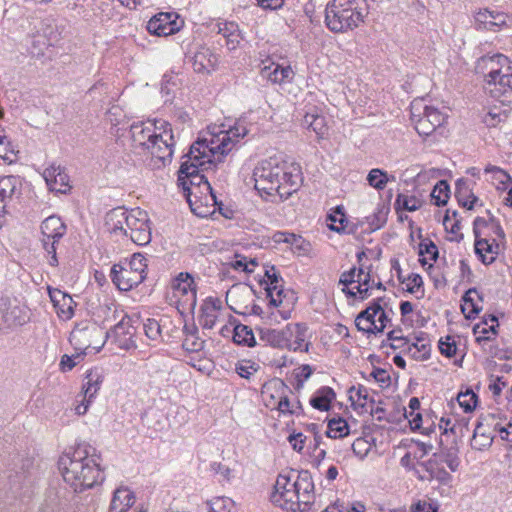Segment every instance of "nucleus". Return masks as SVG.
<instances>
[{
    "mask_svg": "<svg viewBox=\"0 0 512 512\" xmlns=\"http://www.w3.org/2000/svg\"><path fill=\"white\" fill-rule=\"evenodd\" d=\"M327 220L331 222L328 226L333 231L345 233L353 232V230L348 229V220L343 208L340 206L336 207V209L327 216Z\"/></svg>",
    "mask_w": 512,
    "mask_h": 512,
    "instance_id": "43",
    "label": "nucleus"
},
{
    "mask_svg": "<svg viewBox=\"0 0 512 512\" xmlns=\"http://www.w3.org/2000/svg\"><path fill=\"white\" fill-rule=\"evenodd\" d=\"M233 341L238 345L254 347L256 340L250 327L244 324H238L233 330Z\"/></svg>",
    "mask_w": 512,
    "mask_h": 512,
    "instance_id": "42",
    "label": "nucleus"
},
{
    "mask_svg": "<svg viewBox=\"0 0 512 512\" xmlns=\"http://www.w3.org/2000/svg\"><path fill=\"white\" fill-rule=\"evenodd\" d=\"M475 297L482 301V296L478 293L477 289L470 288L462 298L461 310L467 319L474 318L482 310V306L477 303Z\"/></svg>",
    "mask_w": 512,
    "mask_h": 512,
    "instance_id": "36",
    "label": "nucleus"
},
{
    "mask_svg": "<svg viewBox=\"0 0 512 512\" xmlns=\"http://www.w3.org/2000/svg\"><path fill=\"white\" fill-rule=\"evenodd\" d=\"M450 187L445 180H440L431 192L432 200L436 206H444L449 200Z\"/></svg>",
    "mask_w": 512,
    "mask_h": 512,
    "instance_id": "48",
    "label": "nucleus"
},
{
    "mask_svg": "<svg viewBox=\"0 0 512 512\" xmlns=\"http://www.w3.org/2000/svg\"><path fill=\"white\" fill-rule=\"evenodd\" d=\"M108 339V331L94 322H81L70 333L69 341L75 351L93 349L99 352Z\"/></svg>",
    "mask_w": 512,
    "mask_h": 512,
    "instance_id": "8",
    "label": "nucleus"
},
{
    "mask_svg": "<svg viewBox=\"0 0 512 512\" xmlns=\"http://www.w3.org/2000/svg\"><path fill=\"white\" fill-rule=\"evenodd\" d=\"M459 405L465 412L472 411L477 404V395L472 391L460 393L457 397Z\"/></svg>",
    "mask_w": 512,
    "mask_h": 512,
    "instance_id": "59",
    "label": "nucleus"
},
{
    "mask_svg": "<svg viewBox=\"0 0 512 512\" xmlns=\"http://www.w3.org/2000/svg\"><path fill=\"white\" fill-rule=\"evenodd\" d=\"M336 394L331 387L323 386L319 388L310 399V405L320 411H328Z\"/></svg>",
    "mask_w": 512,
    "mask_h": 512,
    "instance_id": "35",
    "label": "nucleus"
},
{
    "mask_svg": "<svg viewBox=\"0 0 512 512\" xmlns=\"http://www.w3.org/2000/svg\"><path fill=\"white\" fill-rule=\"evenodd\" d=\"M210 471L220 476L219 481L230 482L234 477L233 471L220 462H212L210 464Z\"/></svg>",
    "mask_w": 512,
    "mask_h": 512,
    "instance_id": "58",
    "label": "nucleus"
},
{
    "mask_svg": "<svg viewBox=\"0 0 512 512\" xmlns=\"http://www.w3.org/2000/svg\"><path fill=\"white\" fill-rule=\"evenodd\" d=\"M147 260L141 253H134L129 260L114 264L110 277L122 291H130L141 284L147 276Z\"/></svg>",
    "mask_w": 512,
    "mask_h": 512,
    "instance_id": "7",
    "label": "nucleus"
},
{
    "mask_svg": "<svg viewBox=\"0 0 512 512\" xmlns=\"http://www.w3.org/2000/svg\"><path fill=\"white\" fill-rule=\"evenodd\" d=\"M183 26V20L176 12H160L147 23V31L156 36H169L177 33Z\"/></svg>",
    "mask_w": 512,
    "mask_h": 512,
    "instance_id": "14",
    "label": "nucleus"
},
{
    "mask_svg": "<svg viewBox=\"0 0 512 512\" xmlns=\"http://www.w3.org/2000/svg\"><path fill=\"white\" fill-rule=\"evenodd\" d=\"M145 335L154 341L162 339V328L163 325L160 324L156 319L148 318L143 324Z\"/></svg>",
    "mask_w": 512,
    "mask_h": 512,
    "instance_id": "53",
    "label": "nucleus"
},
{
    "mask_svg": "<svg viewBox=\"0 0 512 512\" xmlns=\"http://www.w3.org/2000/svg\"><path fill=\"white\" fill-rule=\"evenodd\" d=\"M182 347L188 352H199L204 347V341L197 335L188 334L183 340Z\"/></svg>",
    "mask_w": 512,
    "mask_h": 512,
    "instance_id": "62",
    "label": "nucleus"
},
{
    "mask_svg": "<svg viewBox=\"0 0 512 512\" xmlns=\"http://www.w3.org/2000/svg\"><path fill=\"white\" fill-rule=\"evenodd\" d=\"M159 131L156 134V139L148 143L146 150L150 152L153 157L165 162L171 160L173 155V147L175 145L174 135L172 132L171 124L167 121H160Z\"/></svg>",
    "mask_w": 512,
    "mask_h": 512,
    "instance_id": "12",
    "label": "nucleus"
},
{
    "mask_svg": "<svg viewBox=\"0 0 512 512\" xmlns=\"http://www.w3.org/2000/svg\"><path fill=\"white\" fill-rule=\"evenodd\" d=\"M107 119L113 126L124 124L126 113L119 105H112L107 113Z\"/></svg>",
    "mask_w": 512,
    "mask_h": 512,
    "instance_id": "57",
    "label": "nucleus"
},
{
    "mask_svg": "<svg viewBox=\"0 0 512 512\" xmlns=\"http://www.w3.org/2000/svg\"><path fill=\"white\" fill-rule=\"evenodd\" d=\"M258 265L255 258L250 259L249 262L247 258L244 256H240L238 254L235 255V260L231 262V267L235 270H241L246 273H252L254 271V267Z\"/></svg>",
    "mask_w": 512,
    "mask_h": 512,
    "instance_id": "55",
    "label": "nucleus"
},
{
    "mask_svg": "<svg viewBox=\"0 0 512 512\" xmlns=\"http://www.w3.org/2000/svg\"><path fill=\"white\" fill-rule=\"evenodd\" d=\"M172 289L175 296L184 304L192 307L196 305V285L190 273H179L172 281Z\"/></svg>",
    "mask_w": 512,
    "mask_h": 512,
    "instance_id": "17",
    "label": "nucleus"
},
{
    "mask_svg": "<svg viewBox=\"0 0 512 512\" xmlns=\"http://www.w3.org/2000/svg\"><path fill=\"white\" fill-rule=\"evenodd\" d=\"M439 350L441 354L444 356L451 358L455 356L457 351V346L452 337L447 336L444 340L440 339L439 341Z\"/></svg>",
    "mask_w": 512,
    "mask_h": 512,
    "instance_id": "64",
    "label": "nucleus"
},
{
    "mask_svg": "<svg viewBox=\"0 0 512 512\" xmlns=\"http://www.w3.org/2000/svg\"><path fill=\"white\" fill-rule=\"evenodd\" d=\"M366 507L362 502L345 503L336 501L326 508V512H365Z\"/></svg>",
    "mask_w": 512,
    "mask_h": 512,
    "instance_id": "50",
    "label": "nucleus"
},
{
    "mask_svg": "<svg viewBox=\"0 0 512 512\" xmlns=\"http://www.w3.org/2000/svg\"><path fill=\"white\" fill-rule=\"evenodd\" d=\"M255 188L272 196L277 194L281 199H288L301 187L303 178L299 165L269 157L258 163L253 172Z\"/></svg>",
    "mask_w": 512,
    "mask_h": 512,
    "instance_id": "2",
    "label": "nucleus"
},
{
    "mask_svg": "<svg viewBox=\"0 0 512 512\" xmlns=\"http://www.w3.org/2000/svg\"><path fill=\"white\" fill-rule=\"evenodd\" d=\"M127 219L128 210L117 207L107 213L105 225L111 234L128 237Z\"/></svg>",
    "mask_w": 512,
    "mask_h": 512,
    "instance_id": "24",
    "label": "nucleus"
},
{
    "mask_svg": "<svg viewBox=\"0 0 512 512\" xmlns=\"http://www.w3.org/2000/svg\"><path fill=\"white\" fill-rule=\"evenodd\" d=\"M136 328L133 325V320L128 315H123L121 320L108 331V339L112 338L119 348L129 350L136 348V341L134 336Z\"/></svg>",
    "mask_w": 512,
    "mask_h": 512,
    "instance_id": "15",
    "label": "nucleus"
},
{
    "mask_svg": "<svg viewBox=\"0 0 512 512\" xmlns=\"http://www.w3.org/2000/svg\"><path fill=\"white\" fill-rule=\"evenodd\" d=\"M217 33L226 40V47L229 51L236 50L243 40L239 25L233 21L219 22L217 24Z\"/></svg>",
    "mask_w": 512,
    "mask_h": 512,
    "instance_id": "26",
    "label": "nucleus"
},
{
    "mask_svg": "<svg viewBox=\"0 0 512 512\" xmlns=\"http://www.w3.org/2000/svg\"><path fill=\"white\" fill-rule=\"evenodd\" d=\"M395 204L407 211H416L420 208V201L416 196H407L399 194L395 201Z\"/></svg>",
    "mask_w": 512,
    "mask_h": 512,
    "instance_id": "56",
    "label": "nucleus"
},
{
    "mask_svg": "<svg viewBox=\"0 0 512 512\" xmlns=\"http://www.w3.org/2000/svg\"><path fill=\"white\" fill-rule=\"evenodd\" d=\"M271 502L287 512H307L314 502V483L308 471H301L295 480L291 473L277 476Z\"/></svg>",
    "mask_w": 512,
    "mask_h": 512,
    "instance_id": "3",
    "label": "nucleus"
},
{
    "mask_svg": "<svg viewBox=\"0 0 512 512\" xmlns=\"http://www.w3.org/2000/svg\"><path fill=\"white\" fill-rule=\"evenodd\" d=\"M261 75L272 83H282L286 80H291L294 76V71L290 65L277 63L269 56L267 59L262 60Z\"/></svg>",
    "mask_w": 512,
    "mask_h": 512,
    "instance_id": "20",
    "label": "nucleus"
},
{
    "mask_svg": "<svg viewBox=\"0 0 512 512\" xmlns=\"http://www.w3.org/2000/svg\"><path fill=\"white\" fill-rule=\"evenodd\" d=\"M290 335L288 324L282 329H260V339L274 348L288 349Z\"/></svg>",
    "mask_w": 512,
    "mask_h": 512,
    "instance_id": "28",
    "label": "nucleus"
},
{
    "mask_svg": "<svg viewBox=\"0 0 512 512\" xmlns=\"http://www.w3.org/2000/svg\"><path fill=\"white\" fill-rule=\"evenodd\" d=\"M43 177L50 191L66 194L70 191L69 176L65 168L56 163H52L43 172Z\"/></svg>",
    "mask_w": 512,
    "mask_h": 512,
    "instance_id": "19",
    "label": "nucleus"
},
{
    "mask_svg": "<svg viewBox=\"0 0 512 512\" xmlns=\"http://www.w3.org/2000/svg\"><path fill=\"white\" fill-rule=\"evenodd\" d=\"M349 434V426L343 418H333L329 420L326 436L329 438H342Z\"/></svg>",
    "mask_w": 512,
    "mask_h": 512,
    "instance_id": "45",
    "label": "nucleus"
},
{
    "mask_svg": "<svg viewBox=\"0 0 512 512\" xmlns=\"http://www.w3.org/2000/svg\"><path fill=\"white\" fill-rule=\"evenodd\" d=\"M455 197L459 205L471 210L478 198L471 192L468 182L464 179H458L455 184Z\"/></svg>",
    "mask_w": 512,
    "mask_h": 512,
    "instance_id": "37",
    "label": "nucleus"
},
{
    "mask_svg": "<svg viewBox=\"0 0 512 512\" xmlns=\"http://www.w3.org/2000/svg\"><path fill=\"white\" fill-rule=\"evenodd\" d=\"M369 13L366 0H332L325 9V24L334 33L357 28Z\"/></svg>",
    "mask_w": 512,
    "mask_h": 512,
    "instance_id": "5",
    "label": "nucleus"
},
{
    "mask_svg": "<svg viewBox=\"0 0 512 512\" xmlns=\"http://www.w3.org/2000/svg\"><path fill=\"white\" fill-rule=\"evenodd\" d=\"M474 19L477 30L497 31L507 24L505 13L489 9L479 10Z\"/></svg>",
    "mask_w": 512,
    "mask_h": 512,
    "instance_id": "21",
    "label": "nucleus"
},
{
    "mask_svg": "<svg viewBox=\"0 0 512 512\" xmlns=\"http://www.w3.org/2000/svg\"><path fill=\"white\" fill-rule=\"evenodd\" d=\"M102 381L103 377L98 368L88 370L85 375V383L82 387L85 397L93 399L100 389Z\"/></svg>",
    "mask_w": 512,
    "mask_h": 512,
    "instance_id": "40",
    "label": "nucleus"
},
{
    "mask_svg": "<svg viewBox=\"0 0 512 512\" xmlns=\"http://www.w3.org/2000/svg\"><path fill=\"white\" fill-rule=\"evenodd\" d=\"M419 466L422 470L416 469L415 473L420 481H437L440 485H450L452 482V475L445 470L443 464L433 458L421 462Z\"/></svg>",
    "mask_w": 512,
    "mask_h": 512,
    "instance_id": "16",
    "label": "nucleus"
},
{
    "mask_svg": "<svg viewBox=\"0 0 512 512\" xmlns=\"http://www.w3.org/2000/svg\"><path fill=\"white\" fill-rule=\"evenodd\" d=\"M505 242L497 241V239H493L491 242L486 238H475V253L479 256L481 262L485 265L492 264L497 255L500 252L501 244Z\"/></svg>",
    "mask_w": 512,
    "mask_h": 512,
    "instance_id": "25",
    "label": "nucleus"
},
{
    "mask_svg": "<svg viewBox=\"0 0 512 512\" xmlns=\"http://www.w3.org/2000/svg\"><path fill=\"white\" fill-rule=\"evenodd\" d=\"M484 171L485 173H491L493 178L500 184H507L512 182V177L506 171L497 166L488 165Z\"/></svg>",
    "mask_w": 512,
    "mask_h": 512,
    "instance_id": "63",
    "label": "nucleus"
},
{
    "mask_svg": "<svg viewBox=\"0 0 512 512\" xmlns=\"http://www.w3.org/2000/svg\"><path fill=\"white\" fill-rule=\"evenodd\" d=\"M190 62L196 73H210L218 63V57L209 48L200 46L190 57Z\"/></svg>",
    "mask_w": 512,
    "mask_h": 512,
    "instance_id": "22",
    "label": "nucleus"
},
{
    "mask_svg": "<svg viewBox=\"0 0 512 512\" xmlns=\"http://www.w3.org/2000/svg\"><path fill=\"white\" fill-rule=\"evenodd\" d=\"M134 503V493L126 487H119L114 491L109 512H128Z\"/></svg>",
    "mask_w": 512,
    "mask_h": 512,
    "instance_id": "30",
    "label": "nucleus"
},
{
    "mask_svg": "<svg viewBox=\"0 0 512 512\" xmlns=\"http://www.w3.org/2000/svg\"><path fill=\"white\" fill-rule=\"evenodd\" d=\"M506 117L507 111H501L495 106L485 115L483 122L489 127H495L497 123L501 122Z\"/></svg>",
    "mask_w": 512,
    "mask_h": 512,
    "instance_id": "60",
    "label": "nucleus"
},
{
    "mask_svg": "<svg viewBox=\"0 0 512 512\" xmlns=\"http://www.w3.org/2000/svg\"><path fill=\"white\" fill-rule=\"evenodd\" d=\"M266 294L269 298L270 305L274 307H281L277 313L281 316L282 320H287L291 316V306L293 301L287 298V293L281 285L267 286Z\"/></svg>",
    "mask_w": 512,
    "mask_h": 512,
    "instance_id": "23",
    "label": "nucleus"
},
{
    "mask_svg": "<svg viewBox=\"0 0 512 512\" xmlns=\"http://www.w3.org/2000/svg\"><path fill=\"white\" fill-rule=\"evenodd\" d=\"M430 352L431 345L424 332L415 336L414 341H411V345L408 347V355L417 361L427 360L430 357Z\"/></svg>",
    "mask_w": 512,
    "mask_h": 512,
    "instance_id": "33",
    "label": "nucleus"
},
{
    "mask_svg": "<svg viewBox=\"0 0 512 512\" xmlns=\"http://www.w3.org/2000/svg\"><path fill=\"white\" fill-rule=\"evenodd\" d=\"M498 327V319L494 315H488L481 323L474 326L473 332L476 335L478 343L488 342L491 340V335L497 334L496 328Z\"/></svg>",
    "mask_w": 512,
    "mask_h": 512,
    "instance_id": "34",
    "label": "nucleus"
},
{
    "mask_svg": "<svg viewBox=\"0 0 512 512\" xmlns=\"http://www.w3.org/2000/svg\"><path fill=\"white\" fill-rule=\"evenodd\" d=\"M290 335H288V349L292 351H305L309 349V343L306 342L307 326L302 323L288 324Z\"/></svg>",
    "mask_w": 512,
    "mask_h": 512,
    "instance_id": "29",
    "label": "nucleus"
},
{
    "mask_svg": "<svg viewBox=\"0 0 512 512\" xmlns=\"http://www.w3.org/2000/svg\"><path fill=\"white\" fill-rule=\"evenodd\" d=\"M388 210L385 207H380L373 213V215L367 217V222L369 225L370 231H375L380 229L387 220Z\"/></svg>",
    "mask_w": 512,
    "mask_h": 512,
    "instance_id": "54",
    "label": "nucleus"
},
{
    "mask_svg": "<svg viewBox=\"0 0 512 512\" xmlns=\"http://www.w3.org/2000/svg\"><path fill=\"white\" fill-rule=\"evenodd\" d=\"M235 369L240 377L250 379V377L258 371L259 365L251 361H241L236 365Z\"/></svg>",
    "mask_w": 512,
    "mask_h": 512,
    "instance_id": "61",
    "label": "nucleus"
},
{
    "mask_svg": "<svg viewBox=\"0 0 512 512\" xmlns=\"http://www.w3.org/2000/svg\"><path fill=\"white\" fill-rule=\"evenodd\" d=\"M475 72L483 77L484 88L494 93H512V66L508 57L501 53L480 57Z\"/></svg>",
    "mask_w": 512,
    "mask_h": 512,
    "instance_id": "6",
    "label": "nucleus"
},
{
    "mask_svg": "<svg viewBox=\"0 0 512 512\" xmlns=\"http://www.w3.org/2000/svg\"><path fill=\"white\" fill-rule=\"evenodd\" d=\"M21 180L17 176H0V195L8 201L20 195Z\"/></svg>",
    "mask_w": 512,
    "mask_h": 512,
    "instance_id": "38",
    "label": "nucleus"
},
{
    "mask_svg": "<svg viewBox=\"0 0 512 512\" xmlns=\"http://www.w3.org/2000/svg\"><path fill=\"white\" fill-rule=\"evenodd\" d=\"M219 308L220 306H217L214 301L202 308L199 322L203 329H212L215 326L218 318L217 311Z\"/></svg>",
    "mask_w": 512,
    "mask_h": 512,
    "instance_id": "44",
    "label": "nucleus"
},
{
    "mask_svg": "<svg viewBox=\"0 0 512 512\" xmlns=\"http://www.w3.org/2000/svg\"><path fill=\"white\" fill-rule=\"evenodd\" d=\"M49 296L50 299L54 305V307L57 309V313L66 318L69 319L74 314L73 309V299L70 295L62 292L59 289H50L49 288Z\"/></svg>",
    "mask_w": 512,
    "mask_h": 512,
    "instance_id": "31",
    "label": "nucleus"
},
{
    "mask_svg": "<svg viewBox=\"0 0 512 512\" xmlns=\"http://www.w3.org/2000/svg\"><path fill=\"white\" fill-rule=\"evenodd\" d=\"M86 352L84 351H76L72 355L64 354L61 357L59 368L62 372L71 371L76 365H78L81 361H83Z\"/></svg>",
    "mask_w": 512,
    "mask_h": 512,
    "instance_id": "51",
    "label": "nucleus"
},
{
    "mask_svg": "<svg viewBox=\"0 0 512 512\" xmlns=\"http://www.w3.org/2000/svg\"><path fill=\"white\" fill-rule=\"evenodd\" d=\"M161 120H149L147 122H134L130 125V133L133 140V143L136 146L142 147L143 149H147L148 143H150L153 139H156V134L159 131L157 127H159V122Z\"/></svg>",
    "mask_w": 512,
    "mask_h": 512,
    "instance_id": "18",
    "label": "nucleus"
},
{
    "mask_svg": "<svg viewBox=\"0 0 512 512\" xmlns=\"http://www.w3.org/2000/svg\"><path fill=\"white\" fill-rule=\"evenodd\" d=\"M43 239L59 241L66 233V225L59 216L51 215L41 224Z\"/></svg>",
    "mask_w": 512,
    "mask_h": 512,
    "instance_id": "32",
    "label": "nucleus"
},
{
    "mask_svg": "<svg viewBox=\"0 0 512 512\" xmlns=\"http://www.w3.org/2000/svg\"><path fill=\"white\" fill-rule=\"evenodd\" d=\"M458 452L459 451L456 445H444V440L441 437L439 442V451L434 453L431 458L435 459L441 464L445 463L452 472H455L458 470L460 465Z\"/></svg>",
    "mask_w": 512,
    "mask_h": 512,
    "instance_id": "27",
    "label": "nucleus"
},
{
    "mask_svg": "<svg viewBox=\"0 0 512 512\" xmlns=\"http://www.w3.org/2000/svg\"><path fill=\"white\" fill-rule=\"evenodd\" d=\"M128 237L137 245H146L151 241V228L146 211L139 208L128 211Z\"/></svg>",
    "mask_w": 512,
    "mask_h": 512,
    "instance_id": "13",
    "label": "nucleus"
},
{
    "mask_svg": "<svg viewBox=\"0 0 512 512\" xmlns=\"http://www.w3.org/2000/svg\"><path fill=\"white\" fill-rule=\"evenodd\" d=\"M64 481L75 492H82L101 483L104 479L100 469V456L87 443L78 444L66 451L58 460Z\"/></svg>",
    "mask_w": 512,
    "mask_h": 512,
    "instance_id": "1",
    "label": "nucleus"
},
{
    "mask_svg": "<svg viewBox=\"0 0 512 512\" xmlns=\"http://www.w3.org/2000/svg\"><path fill=\"white\" fill-rule=\"evenodd\" d=\"M247 133L244 123L236 121L228 129L213 132L209 141L207 139L195 141L185 155L187 160L183 163L200 166L202 171L207 170L213 163L212 158L215 154L222 156L228 154Z\"/></svg>",
    "mask_w": 512,
    "mask_h": 512,
    "instance_id": "4",
    "label": "nucleus"
},
{
    "mask_svg": "<svg viewBox=\"0 0 512 512\" xmlns=\"http://www.w3.org/2000/svg\"><path fill=\"white\" fill-rule=\"evenodd\" d=\"M390 180L394 181L395 177L391 176V178H389L387 172L379 168L370 170L367 175L368 184L377 190H383Z\"/></svg>",
    "mask_w": 512,
    "mask_h": 512,
    "instance_id": "46",
    "label": "nucleus"
},
{
    "mask_svg": "<svg viewBox=\"0 0 512 512\" xmlns=\"http://www.w3.org/2000/svg\"><path fill=\"white\" fill-rule=\"evenodd\" d=\"M207 512H231L234 501L229 497H215L207 503Z\"/></svg>",
    "mask_w": 512,
    "mask_h": 512,
    "instance_id": "49",
    "label": "nucleus"
},
{
    "mask_svg": "<svg viewBox=\"0 0 512 512\" xmlns=\"http://www.w3.org/2000/svg\"><path fill=\"white\" fill-rule=\"evenodd\" d=\"M183 86V77L174 72L164 74L161 82V93L169 96L176 94H183L182 92Z\"/></svg>",
    "mask_w": 512,
    "mask_h": 512,
    "instance_id": "39",
    "label": "nucleus"
},
{
    "mask_svg": "<svg viewBox=\"0 0 512 512\" xmlns=\"http://www.w3.org/2000/svg\"><path fill=\"white\" fill-rule=\"evenodd\" d=\"M425 100L426 98H415L411 102V113L413 117H418L415 122V129L418 134L429 136L436 128L444 124L446 114L426 104Z\"/></svg>",
    "mask_w": 512,
    "mask_h": 512,
    "instance_id": "9",
    "label": "nucleus"
},
{
    "mask_svg": "<svg viewBox=\"0 0 512 512\" xmlns=\"http://www.w3.org/2000/svg\"><path fill=\"white\" fill-rule=\"evenodd\" d=\"M497 430V416L489 413L482 415L477 420L470 441L471 448L477 451H485L491 447Z\"/></svg>",
    "mask_w": 512,
    "mask_h": 512,
    "instance_id": "11",
    "label": "nucleus"
},
{
    "mask_svg": "<svg viewBox=\"0 0 512 512\" xmlns=\"http://www.w3.org/2000/svg\"><path fill=\"white\" fill-rule=\"evenodd\" d=\"M200 171H202L200 166L182 163L178 175V185L183 189L184 195L187 198L191 210L197 215H200V213H198L196 209L193 207V202L190 198L193 193L191 190V186L200 187L203 184L206 190H209L211 192V195L215 200V196L212 194V188L207 178L203 174H200Z\"/></svg>",
    "mask_w": 512,
    "mask_h": 512,
    "instance_id": "10",
    "label": "nucleus"
},
{
    "mask_svg": "<svg viewBox=\"0 0 512 512\" xmlns=\"http://www.w3.org/2000/svg\"><path fill=\"white\" fill-rule=\"evenodd\" d=\"M349 399L352 402V406L354 408H365L367 401L369 400L371 403H374L372 398H369L368 390L363 385H359L358 387H351L349 389Z\"/></svg>",
    "mask_w": 512,
    "mask_h": 512,
    "instance_id": "47",
    "label": "nucleus"
},
{
    "mask_svg": "<svg viewBox=\"0 0 512 512\" xmlns=\"http://www.w3.org/2000/svg\"><path fill=\"white\" fill-rule=\"evenodd\" d=\"M275 391L279 394V400L276 403V409L282 414H295L296 410L291 407L290 400L286 395L289 390L284 381L277 379L273 382Z\"/></svg>",
    "mask_w": 512,
    "mask_h": 512,
    "instance_id": "41",
    "label": "nucleus"
},
{
    "mask_svg": "<svg viewBox=\"0 0 512 512\" xmlns=\"http://www.w3.org/2000/svg\"><path fill=\"white\" fill-rule=\"evenodd\" d=\"M286 244L290 245L291 250L298 255H305L309 252L311 245L301 235L291 233Z\"/></svg>",
    "mask_w": 512,
    "mask_h": 512,
    "instance_id": "52",
    "label": "nucleus"
}]
</instances>
